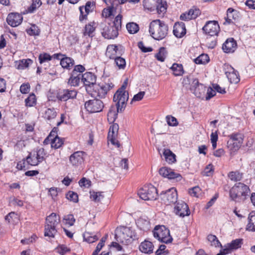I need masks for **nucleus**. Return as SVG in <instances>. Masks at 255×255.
<instances>
[{
	"mask_svg": "<svg viewBox=\"0 0 255 255\" xmlns=\"http://www.w3.org/2000/svg\"><path fill=\"white\" fill-rule=\"evenodd\" d=\"M119 30L111 24H108L103 26L102 35L107 39H114L119 35Z\"/></svg>",
	"mask_w": 255,
	"mask_h": 255,
	"instance_id": "2eb2a0df",
	"label": "nucleus"
},
{
	"mask_svg": "<svg viewBox=\"0 0 255 255\" xmlns=\"http://www.w3.org/2000/svg\"><path fill=\"white\" fill-rule=\"evenodd\" d=\"M143 5L145 9L151 11L156 10L158 14L165 13L167 5L164 0H144Z\"/></svg>",
	"mask_w": 255,
	"mask_h": 255,
	"instance_id": "39448f33",
	"label": "nucleus"
},
{
	"mask_svg": "<svg viewBox=\"0 0 255 255\" xmlns=\"http://www.w3.org/2000/svg\"><path fill=\"white\" fill-rule=\"evenodd\" d=\"M74 63V60L70 57L65 56L61 59L60 65L63 68L70 69Z\"/></svg>",
	"mask_w": 255,
	"mask_h": 255,
	"instance_id": "c756f323",
	"label": "nucleus"
},
{
	"mask_svg": "<svg viewBox=\"0 0 255 255\" xmlns=\"http://www.w3.org/2000/svg\"><path fill=\"white\" fill-rule=\"evenodd\" d=\"M122 16L121 14H119L115 17L114 22L112 25L114 26L119 31L122 27Z\"/></svg>",
	"mask_w": 255,
	"mask_h": 255,
	"instance_id": "6e6d98bb",
	"label": "nucleus"
},
{
	"mask_svg": "<svg viewBox=\"0 0 255 255\" xmlns=\"http://www.w3.org/2000/svg\"><path fill=\"white\" fill-rule=\"evenodd\" d=\"M81 80L88 87L87 90L90 91L96 84V76L91 72H86L81 76Z\"/></svg>",
	"mask_w": 255,
	"mask_h": 255,
	"instance_id": "a211bd4d",
	"label": "nucleus"
},
{
	"mask_svg": "<svg viewBox=\"0 0 255 255\" xmlns=\"http://www.w3.org/2000/svg\"><path fill=\"white\" fill-rule=\"evenodd\" d=\"M166 49L162 47L159 48L158 52L155 54L156 58L159 61L163 62L166 57Z\"/></svg>",
	"mask_w": 255,
	"mask_h": 255,
	"instance_id": "3c124183",
	"label": "nucleus"
},
{
	"mask_svg": "<svg viewBox=\"0 0 255 255\" xmlns=\"http://www.w3.org/2000/svg\"><path fill=\"white\" fill-rule=\"evenodd\" d=\"M138 195L144 200H155L158 197L157 189L151 184L144 186L138 191Z\"/></svg>",
	"mask_w": 255,
	"mask_h": 255,
	"instance_id": "6e6552de",
	"label": "nucleus"
},
{
	"mask_svg": "<svg viewBox=\"0 0 255 255\" xmlns=\"http://www.w3.org/2000/svg\"><path fill=\"white\" fill-rule=\"evenodd\" d=\"M116 240L121 243L128 244L136 238L135 233L128 227H123L117 229L115 234Z\"/></svg>",
	"mask_w": 255,
	"mask_h": 255,
	"instance_id": "20e7f679",
	"label": "nucleus"
},
{
	"mask_svg": "<svg viewBox=\"0 0 255 255\" xmlns=\"http://www.w3.org/2000/svg\"><path fill=\"white\" fill-rule=\"evenodd\" d=\"M153 234L154 238L165 244L170 243L173 240L169 230L164 226H156L153 231Z\"/></svg>",
	"mask_w": 255,
	"mask_h": 255,
	"instance_id": "0eeeda50",
	"label": "nucleus"
},
{
	"mask_svg": "<svg viewBox=\"0 0 255 255\" xmlns=\"http://www.w3.org/2000/svg\"><path fill=\"white\" fill-rule=\"evenodd\" d=\"M74 75H73V73H72V76L70 77L68 82V84L71 86H78L80 79H81V75L80 74L76 76Z\"/></svg>",
	"mask_w": 255,
	"mask_h": 255,
	"instance_id": "79ce46f5",
	"label": "nucleus"
},
{
	"mask_svg": "<svg viewBox=\"0 0 255 255\" xmlns=\"http://www.w3.org/2000/svg\"><path fill=\"white\" fill-rule=\"evenodd\" d=\"M208 241L211 243V245L215 247H220L222 248V245L218 240L217 237L215 235L210 234L207 236Z\"/></svg>",
	"mask_w": 255,
	"mask_h": 255,
	"instance_id": "ea45409f",
	"label": "nucleus"
},
{
	"mask_svg": "<svg viewBox=\"0 0 255 255\" xmlns=\"http://www.w3.org/2000/svg\"><path fill=\"white\" fill-rule=\"evenodd\" d=\"M175 76H180L184 74V69L182 64L174 63L170 67Z\"/></svg>",
	"mask_w": 255,
	"mask_h": 255,
	"instance_id": "72a5a7b5",
	"label": "nucleus"
},
{
	"mask_svg": "<svg viewBox=\"0 0 255 255\" xmlns=\"http://www.w3.org/2000/svg\"><path fill=\"white\" fill-rule=\"evenodd\" d=\"M145 95L144 91H141L135 95L132 100H131L130 104H131L133 102L139 101L141 100Z\"/></svg>",
	"mask_w": 255,
	"mask_h": 255,
	"instance_id": "338daca9",
	"label": "nucleus"
},
{
	"mask_svg": "<svg viewBox=\"0 0 255 255\" xmlns=\"http://www.w3.org/2000/svg\"><path fill=\"white\" fill-rule=\"evenodd\" d=\"M174 212L181 217H184L186 216H189L190 211L188 206L183 201H180L177 203L174 207Z\"/></svg>",
	"mask_w": 255,
	"mask_h": 255,
	"instance_id": "6ab92c4d",
	"label": "nucleus"
},
{
	"mask_svg": "<svg viewBox=\"0 0 255 255\" xmlns=\"http://www.w3.org/2000/svg\"><path fill=\"white\" fill-rule=\"evenodd\" d=\"M114 85L112 82L101 83L93 85V87L90 90L91 95L95 98H103L105 97L108 92L112 89Z\"/></svg>",
	"mask_w": 255,
	"mask_h": 255,
	"instance_id": "423d86ee",
	"label": "nucleus"
},
{
	"mask_svg": "<svg viewBox=\"0 0 255 255\" xmlns=\"http://www.w3.org/2000/svg\"><path fill=\"white\" fill-rule=\"evenodd\" d=\"M41 1L40 0H33L31 5L28 8V12H33L37 7H39L41 5Z\"/></svg>",
	"mask_w": 255,
	"mask_h": 255,
	"instance_id": "13d9d810",
	"label": "nucleus"
},
{
	"mask_svg": "<svg viewBox=\"0 0 255 255\" xmlns=\"http://www.w3.org/2000/svg\"><path fill=\"white\" fill-rule=\"evenodd\" d=\"M33 61L30 59H22L18 62V64L17 65V68L18 69H24L28 68L29 65L32 63Z\"/></svg>",
	"mask_w": 255,
	"mask_h": 255,
	"instance_id": "c03bdc74",
	"label": "nucleus"
},
{
	"mask_svg": "<svg viewBox=\"0 0 255 255\" xmlns=\"http://www.w3.org/2000/svg\"><path fill=\"white\" fill-rule=\"evenodd\" d=\"M117 112H116L114 110L110 109L107 114L108 120L114 122L117 118Z\"/></svg>",
	"mask_w": 255,
	"mask_h": 255,
	"instance_id": "e2e57ef3",
	"label": "nucleus"
},
{
	"mask_svg": "<svg viewBox=\"0 0 255 255\" xmlns=\"http://www.w3.org/2000/svg\"><path fill=\"white\" fill-rule=\"evenodd\" d=\"M26 161L28 164L32 166L37 165L39 163H41L38 159L36 154H34L32 155L31 153H30L26 157Z\"/></svg>",
	"mask_w": 255,
	"mask_h": 255,
	"instance_id": "58836bf2",
	"label": "nucleus"
},
{
	"mask_svg": "<svg viewBox=\"0 0 255 255\" xmlns=\"http://www.w3.org/2000/svg\"><path fill=\"white\" fill-rule=\"evenodd\" d=\"M173 32L177 38H181L186 33L185 24L182 22H177L174 24Z\"/></svg>",
	"mask_w": 255,
	"mask_h": 255,
	"instance_id": "b1692460",
	"label": "nucleus"
},
{
	"mask_svg": "<svg viewBox=\"0 0 255 255\" xmlns=\"http://www.w3.org/2000/svg\"><path fill=\"white\" fill-rule=\"evenodd\" d=\"M52 58V57L50 54L47 53H41L39 54L38 59L39 63L42 64L44 63L49 62Z\"/></svg>",
	"mask_w": 255,
	"mask_h": 255,
	"instance_id": "5fc2aeb1",
	"label": "nucleus"
},
{
	"mask_svg": "<svg viewBox=\"0 0 255 255\" xmlns=\"http://www.w3.org/2000/svg\"><path fill=\"white\" fill-rule=\"evenodd\" d=\"M119 130V125L114 124L109 128L108 138L112 143H114L115 137H116Z\"/></svg>",
	"mask_w": 255,
	"mask_h": 255,
	"instance_id": "cd10ccee",
	"label": "nucleus"
},
{
	"mask_svg": "<svg viewBox=\"0 0 255 255\" xmlns=\"http://www.w3.org/2000/svg\"><path fill=\"white\" fill-rule=\"evenodd\" d=\"M57 253L61 255H64L66 253L70 252V250L65 245H62L58 246L56 248Z\"/></svg>",
	"mask_w": 255,
	"mask_h": 255,
	"instance_id": "0e129e2a",
	"label": "nucleus"
},
{
	"mask_svg": "<svg viewBox=\"0 0 255 255\" xmlns=\"http://www.w3.org/2000/svg\"><path fill=\"white\" fill-rule=\"evenodd\" d=\"M248 220L247 229L250 231H255V211H252L250 213Z\"/></svg>",
	"mask_w": 255,
	"mask_h": 255,
	"instance_id": "f704fd0d",
	"label": "nucleus"
},
{
	"mask_svg": "<svg viewBox=\"0 0 255 255\" xmlns=\"http://www.w3.org/2000/svg\"><path fill=\"white\" fill-rule=\"evenodd\" d=\"M229 136L230 140L227 144L229 146L232 145L231 149L233 151L239 149L243 143L244 135L241 133H234Z\"/></svg>",
	"mask_w": 255,
	"mask_h": 255,
	"instance_id": "9d476101",
	"label": "nucleus"
},
{
	"mask_svg": "<svg viewBox=\"0 0 255 255\" xmlns=\"http://www.w3.org/2000/svg\"><path fill=\"white\" fill-rule=\"evenodd\" d=\"M22 19L23 17L21 14L16 12H12L8 15L6 21L11 26L16 27L22 22Z\"/></svg>",
	"mask_w": 255,
	"mask_h": 255,
	"instance_id": "4be33fe9",
	"label": "nucleus"
},
{
	"mask_svg": "<svg viewBox=\"0 0 255 255\" xmlns=\"http://www.w3.org/2000/svg\"><path fill=\"white\" fill-rule=\"evenodd\" d=\"M114 60V64L116 65V66L119 69H124L125 68L126 66V62L124 58H122L121 56H119Z\"/></svg>",
	"mask_w": 255,
	"mask_h": 255,
	"instance_id": "4c0bfd02",
	"label": "nucleus"
},
{
	"mask_svg": "<svg viewBox=\"0 0 255 255\" xmlns=\"http://www.w3.org/2000/svg\"><path fill=\"white\" fill-rule=\"evenodd\" d=\"M139 248L140 251L142 253L150 254L153 252V246L151 242L145 241L141 243Z\"/></svg>",
	"mask_w": 255,
	"mask_h": 255,
	"instance_id": "a878e982",
	"label": "nucleus"
},
{
	"mask_svg": "<svg viewBox=\"0 0 255 255\" xmlns=\"http://www.w3.org/2000/svg\"><path fill=\"white\" fill-rule=\"evenodd\" d=\"M189 193L192 196L198 197L201 193V189L198 186H195L190 189Z\"/></svg>",
	"mask_w": 255,
	"mask_h": 255,
	"instance_id": "69168bd1",
	"label": "nucleus"
},
{
	"mask_svg": "<svg viewBox=\"0 0 255 255\" xmlns=\"http://www.w3.org/2000/svg\"><path fill=\"white\" fill-rule=\"evenodd\" d=\"M63 144V140L62 139L60 138L58 136V135H56L55 137L53 138V139L51 141V147L54 148L55 149H57L60 148Z\"/></svg>",
	"mask_w": 255,
	"mask_h": 255,
	"instance_id": "a18cd8bd",
	"label": "nucleus"
},
{
	"mask_svg": "<svg viewBox=\"0 0 255 255\" xmlns=\"http://www.w3.org/2000/svg\"><path fill=\"white\" fill-rule=\"evenodd\" d=\"M230 197L235 202H244L250 196L251 190L249 187L243 183H236L230 190Z\"/></svg>",
	"mask_w": 255,
	"mask_h": 255,
	"instance_id": "f257e3e1",
	"label": "nucleus"
},
{
	"mask_svg": "<svg viewBox=\"0 0 255 255\" xmlns=\"http://www.w3.org/2000/svg\"><path fill=\"white\" fill-rule=\"evenodd\" d=\"M75 219L74 216L72 214L66 215L63 218V223L65 225L72 226L74 224Z\"/></svg>",
	"mask_w": 255,
	"mask_h": 255,
	"instance_id": "603ef678",
	"label": "nucleus"
},
{
	"mask_svg": "<svg viewBox=\"0 0 255 255\" xmlns=\"http://www.w3.org/2000/svg\"><path fill=\"white\" fill-rule=\"evenodd\" d=\"M238 16V12L233 8H229L227 11V16L225 17L224 24H230L232 22V19H236Z\"/></svg>",
	"mask_w": 255,
	"mask_h": 255,
	"instance_id": "c85d7f7f",
	"label": "nucleus"
},
{
	"mask_svg": "<svg viewBox=\"0 0 255 255\" xmlns=\"http://www.w3.org/2000/svg\"><path fill=\"white\" fill-rule=\"evenodd\" d=\"M83 237L84 240L89 243H93L99 239V237L96 235H93L92 233H85Z\"/></svg>",
	"mask_w": 255,
	"mask_h": 255,
	"instance_id": "37998d69",
	"label": "nucleus"
},
{
	"mask_svg": "<svg viewBox=\"0 0 255 255\" xmlns=\"http://www.w3.org/2000/svg\"><path fill=\"white\" fill-rule=\"evenodd\" d=\"M136 224L140 230L144 231L149 230L150 227L149 221L141 218L137 220Z\"/></svg>",
	"mask_w": 255,
	"mask_h": 255,
	"instance_id": "7c9ffc66",
	"label": "nucleus"
},
{
	"mask_svg": "<svg viewBox=\"0 0 255 255\" xmlns=\"http://www.w3.org/2000/svg\"><path fill=\"white\" fill-rule=\"evenodd\" d=\"M243 173L239 171H232L228 174L229 178L234 182L241 181L243 178Z\"/></svg>",
	"mask_w": 255,
	"mask_h": 255,
	"instance_id": "e433bc0d",
	"label": "nucleus"
},
{
	"mask_svg": "<svg viewBox=\"0 0 255 255\" xmlns=\"http://www.w3.org/2000/svg\"><path fill=\"white\" fill-rule=\"evenodd\" d=\"M67 198L74 203L78 202V196L77 193L73 191H69L66 195Z\"/></svg>",
	"mask_w": 255,
	"mask_h": 255,
	"instance_id": "680f3d73",
	"label": "nucleus"
},
{
	"mask_svg": "<svg viewBox=\"0 0 255 255\" xmlns=\"http://www.w3.org/2000/svg\"><path fill=\"white\" fill-rule=\"evenodd\" d=\"M209 61V57L207 54H202L194 59V61L197 64H204L208 62Z\"/></svg>",
	"mask_w": 255,
	"mask_h": 255,
	"instance_id": "a19ab883",
	"label": "nucleus"
},
{
	"mask_svg": "<svg viewBox=\"0 0 255 255\" xmlns=\"http://www.w3.org/2000/svg\"><path fill=\"white\" fill-rule=\"evenodd\" d=\"M36 153V156L40 162H42L45 160V156H46V153L43 148L37 149Z\"/></svg>",
	"mask_w": 255,
	"mask_h": 255,
	"instance_id": "4d7b16f0",
	"label": "nucleus"
},
{
	"mask_svg": "<svg viewBox=\"0 0 255 255\" xmlns=\"http://www.w3.org/2000/svg\"><path fill=\"white\" fill-rule=\"evenodd\" d=\"M203 31L210 36L218 35L220 31V26L217 21H208L203 27Z\"/></svg>",
	"mask_w": 255,
	"mask_h": 255,
	"instance_id": "ddd939ff",
	"label": "nucleus"
},
{
	"mask_svg": "<svg viewBox=\"0 0 255 255\" xmlns=\"http://www.w3.org/2000/svg\"><path fill=\"white\" fill-rule=\"evenodd\" d=\"M231 72H226V75L228 80L231 83H237L239 82L240 79L239 78V74L237 71H235L233 68L232 69Z\"/></svg>",
	"mask_w": 255,
	"mask_h": 255,
	"instance_id": "2f4dec72",
	"label": "nucleus"
},
{
	"mask_svg": "<svg viewBox=\"0 0 255 255\" xmlns=\"http://www.w3.org/2000/svg\"><path fill=\"white\" fill-rule=\"evenodd\" d=\"M120 92H116L114 94L113 100L116 102L117 112H123L127 105V102L128 99V93H119Z\"/></svg>",
	"mask_w": 255,
	"mask_h": 255,
	"instance_id": "1a4fd4ad",
	"label": "nucleus"
},
{
	"mask_svg": "<svg viewBox=\"0 0 255 255\" xmlns=\"http://www.w3.org/2000/svg\"><path fill=\"white\" fill-rule=\"evenodd\" d=\"M57 115V113L54 109L49 108L45 111L44 118L47 120L54 119Z\"/></svg>",
	"mask_w": 255,
	"mask_h": 255,
	"instance_id": "49530a36",
	"label": "nucleus"
},
{
	"mask_svg": "<svg viewBox=\"0 0 255 255\" xmlns=\"http://www.w3.org/2000/svg\"><path fill=\"white\" fill-rule=\"evenodd\" d=\"M5 219L9 223H14L16 222V221L18 220V216L15 213L11 212L5 216Z\"/></svg>",
	"mask_w": 255,
	"mask_h": 255,
	"instance_id": "052dcab7",
	"label": "nucleus"
},
{
	"mask_svg": "<svg viewBox=\"0 0 255 255\" xmlns=\"http://www.w3.org/2000/svg\"><path fill=\"white\" fill-rule=\"evenodd\" d=\"M85 155L84 151L75 152L69 157V161L73 166H79L84 162Z\"/></svg>",
	"mask_w": 255,
	"mask_h": 255,
	"instance_id": "f3484780",
	"label": "nucleus"
},
{
	"mask_svg": "<svg viewBox=\"0 0 255 255\" xmlns=\"http://www.w3.org/2000/svg\"><path fill=\"white\" fill-rule=\"evenodd\" d=\"M237 46V42L234 38H230L223 44L222 49L226 53H232L236 49Z\"/></svg>",
	"mask_w": 255,
	"mask_h": 255,
	"instance_id": "393cba45",
	"label": "nucleus"
},
{
	"mask_svg": "<svg viewBox=\"0 0 255 255\" xmlns=\"http://www.w3.org/2000/svg\"><path fill=\"white\" fill-rule=\"evenodd\" d=\"M60 217L55 213H52L46 218V223L44 229V236L54 238L57 232L56 226L60 223Z\"/></svg>",
	"mask_w": 255,
	"mask_h": 255,
	"instance_id": "7ed1b4c3",
	"label": "nucleus"
},
{
	"mask_svg": "<svg viewBox=\"0 0 255 255\" xmlns=\"http://www.w3.org/2000/svg\"><path fill=\"white\" fill-rule=\"evenodd\" d=\"M85 108L90 113L100 112L104 108V104L101 100L95 98L85 102Z\"/></svg>",
	"mask_w": 255,
	"mask_h": 255,
	"instance_id": "9b49d317",
	"label": "nucleus"
},
{
	"mask_svg": "<svg viewBox=\"0 0 255 255\" xmlns=\"http://www.w3.org/2000/svg\"><path fill=\"white\" fill-rule=\"evenodd\" d=\"M126 27L129 33L131 34L136 33L139 30L138 24L134 22L128 23Z\"/></svg>",
	"mask_w": 255,
	"mask_h": 255,
	"instance_id": "de8ad7c7",
	"label": "nucleus"
},
{
	"mask_svg": "<svg viewBox=\"0 0 255 255\" xmlns=\"http://www.w3.org/2000/svg\"><path fill=\"white\" fill-rule=\"evenodd\" d=\"M243 239H237L233 240L230 243L224 246V252L225 253H231L232 251L240 248L243 244Z\"/></svg>",
	"mask_w": 255,
	"mask_h": 255,
	"instance_id": "5701e85b",
	"label": "nucleus"
},
{
	"mask_svg": "<svg viewBox=\"0 0 255 255\" xmlns=\"http://www.w3.org/2000/svg\"><path fill=\"white\" fill-rule=\"evenodd\" d=\"M214 168L213 165L211 164L208 165L204 170V175L209 176L213 173Z\"/></svg>",
	"mask_w": 255,
	"mask_h": 255,
	"instance_id": "774afa93",
	"label": "nucleus"
},
{
	"mask_svg": "<svg viewBox=\"0 0 255 255\" xmlns=\"http://www.w3.org/2000/svg\"><path fill=\"white\" fill-rule=\"evenodd\" d=\"M166 122L169 126L175 127L178 125V122L177 119L170 115H168L166 117Z\"/></svg>",
	"mask_w": 255,
	"mask_h": 255,
	"instance_id": "bf43d9fd",
	"label": "nucleus"
},
{
	"mask_svg": "<svg viewBox=\"0 0 255 255\" xmlns=\"http://www.w3.org/2000/svg\"><path fill=\"white\" fill-rule=\"evenodd\" d=\"M159 173L162 176L170 179H176V181H180L182 179V176L180 174L175 173L172 169L167 167L161 168L159 170Z\"/></svg>",
	"mask_w": 255,
	"mask_h": 255,
	"instance_id": "aec40b11",
	"label": "nucleus"
},
{
	"mask_svg": "<svg viewBox=\"0 0 255 255\" xmlns=\"http://www.w3.org/2000/svg\"><path fill=\"white\" fill-rule=\"evenodd\" d=\"M25 105L27 107H32L36 104V99L34 94H30L25 100Z\"/></svg>",
	"mask_w": 255,
	"mask_h": 255,
	"instance_id": "09e8293b",
	"label": "nucleus"
},
{
	"mask_svg": "<svg viewBox=\"0 0 255 255\" xmlns=\"http://www.w3.org/2000/svg\"><path fill=\"white\" fill-rule=\"evenodd\" d=\"M168 27L159 19L152 20L149 24V32L153 38L157 40L164 39L167 35Z\"/></svg>",
	"mask_w": 255,
	"mask_h": 255,
	"instance_id": "f03ea898",
	"label": "nucleus"
},
{
	"mask_svg": "<svg viewBox=\"0 0 255 255\" xmlns=\"http://www.w3.org/2000/svg\"><path fill=\"white\" fill-rule=\"evenodd\" d=\"M162 200L167 204H174L177 201V193L176 189L171 188L163 193L160 194Z\"/></svg>",
	"mask_w": 255,
	"mask_h": 255,
	"instance_id": "f8f14e48",
	"label": "nucleus"
},
{
	"mask_svg": "<svg viewBox=\"0 0 255 255\" xmlns=\"http://www.w3.org/2000/svg\"><path fill=\"white\" fill-rule=\"evenodd\" d=\"M163 154L165 160L169 163H173L176 161V155L169 149H164Z\"/></svg>",
	"mask_w": 255,
	"mask_h": 255,
	"instance_id": "473e14b6",
	"label": "nucleus"
},
{
	"mask_svg": "<svg viewBox=\"0 0 255 255\" xmlns=\"http://www.w3.org/2000/svg\"><path fill=\"white\" fill-rule=\"evenodd\" d=\"M95 24L96 23L94 22H90L85 25L84 31L83 32V34L85 36L88 35L90 37L93 36L92 34L95 30Z\"/></svg>",
	"mask_w": 255,
	"mask_h": 255,
	"instance_id": "c9c22d12",
	"label": "nucleus"
},
{
	"mask_svg": "<svg viewBox=\"0 0 255 255\" xmlns=\"http://www.w3.org/2000/svg\"><path fill=\"white\" fill-rule=\"evenodd\" d=\"M95 7V4L90 1L86 2V5L79 7V10L80 11V15L79 16V21L83 22L84 20L87 19V16L89 13L92 11Z\"/></svg>",
	"mask_w": 255,
	"mask_h": 255,
	"instance_id": "dca6fc26",
	"label": "nucleus"
},
{
	"mask_svg": "<svg viewBox=\"0 0 255 255\" xmlns=\"http://www.w3.org/2000/svg\"><path fill=\"white\" fill-rule=\"evenodd\" d=\"M194 92L195 95L199 98L203 99L206 91V87L199 83L198 79H194L190 88Z\"/></svg>",
	"mask_w": 255,
	"mask_h": 255,
	"instance_id": "4468645a",
	"label": "nucleus"
},
{
	"mask_svg": "<svg viewBox=\"0 0 255 255\" xmlns=\"http://www.w3.org/2000/svg\"><path fill=\"white\" fill-rule=\"evenodd\" d=\"M77 94V92L74 89H64L58 93L57 98L61 101H66L69 99L75 98Z\"/></svg>",
	"mask_w": 255,
	"mask_h": 255,
	"instance_id": "412c9836",
	"label": "nucleus"
},
{
	"mask_svg": "<svg viewBox=\"0 0 255 255\" xmlns=\"http://www.w3.org/2000/svg\"><path fill=\"white\" fill-rule=\"evenodd\" d=\"M27 33L31 36L39 35L40 34V29L35 24H32L30 28L26 30Z\"/></svg>",
	"mask_w": 255,
	"mask_h": 255,
	"instance_id": "864d4df0",
	"label": "nucleus"
},
{
	"mask_svg": "<svg viewBox=\"0 0 255 255\" xmlns=\"http://www.w3.org/2000/svg\"><path fill=\"white\" fill-rule=\"evenodd\" d=\"M188 16H189L190 20L195 19L198 15L200 14V10L199 8L193 7L188 12Z\"/></svg>",
	"mask_w": 255,
	"mask_h": 255,
	"instance_id": "8fccbe9b",
	"label": "nucleus"
},
{
	"mask_svg": "<svg viewBox=\"0 0 255 255\" xmlns=\"http://www.w3.org/2000/svg\"><path fill=\"white\" fill-rule=\"evenodd\" d=\"M118 46L115 45H110L108 46L106 52L107 57L111 59H115L117 55Z\"/></svg>",
	"mask_w": 255,
	"mask_h": 255,
	"instance_id": "bb28decb",
	"label": "nucleus"
}]
</instances>
